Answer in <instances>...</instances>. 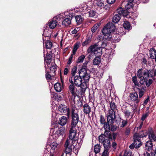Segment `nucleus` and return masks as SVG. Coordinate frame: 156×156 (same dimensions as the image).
I'll list each match as a JSON object with an SVG mask.
<instances>
[{
  "mask_svg": "<svg viewBox=\"0 0 156 156\" xmlns=\"http://www.w3.org/2000/svg\"><path fill=\"white\" fill-rule=\"evenodd\" d=\"M79 75L69 77L70 83L75 84L78 87H80L81 90L85 92L88 85L89 80L90 78L89 73H87L84 69H81L79 71Z\"/></svg>",
  "mask_w": 156,
  "mask_h": 156,
  "instance_id": "1",
  "label": "nucleus"
},
{
  "mask_svg": "<svg viewBox=\"0 0 156 156\" xmlns=\"http://www.w3.org/2000/svg\"><path fill=\"white\" fill-rule=\"evenodd\" d=\"M71 118L69 129V139L76 140L78 139L76 135L77 124L80 121L79 111L75 106L73 107L71 110Z\"/></svg>",
  "mask_w": 156,
  "mask_h": 156,
  "instance_id": "2",
  "label": "nucleus"
},
{
  "mask_svg": "<svg viewBox=\"0 0 156 156\" xmlns=\"http://www.w3.org/2000/svg\"><path fill=\"white\" fill-rule=\"evenodd\" d=\"M115 29L114 24L112 23H108L102 30V33L105 38L108 39H111L112 37V33L114 31Z\"/></svg>",
  "mask_w": 156,
  "mask_h": 156,
  "instance_id": "3",
  "label": "nucleus"
},
{
  "mask_svg": "<svg viewBox=\"0 0 156 156\" xmlns=\"http://www.w3.org/2000/svg\"><path fill=\"white\" fill-rule=\"evenodd\" d=\"M131 101L132 102L131 105L133 113L137 111L140 102V99L138 98V94L136 92L131 93L130 95Z\"/></svg>",
  "mask_w": 156,
  "mask_h": 156,
  "instance_id": "4",
  "label": "nucleus"
},
{
  "mask_svg": "<svg viewBox=\"0 0 156 156\" xmlns=\"http://www.w3.org/2000/svg\"><path fill=\"white\" fill-rule=\"evenodd\" d=\"M147 135V133L146 131H142L139 133H135L133 136V139L136 145V147H140L142 145L140 138L146 137Z\"/></svg>",
  "mask_w": 156,
  "mask_h": 156,
  "instance_id": "5",
  "label": "nucleus"
},
{
  "mask_svg": "<svg viewBox=\"0 0 156 156\" xmlns=\"http://www.w3.org/2000/svg\"><path fill=\"white\" fill-rule=\"evenodd\" d=\"M63 14L61 13L49 20L48 25L50 29H53L57 25L58 22L63 19Z\"/></svg>",
  "mask_w": 156,
  "mask_h": 156,
  "instance_id": "6",
  "label": "nucleus"
},
{
  "mask_svg": "<svg viewBox=\"0 0 156 156\" xmlns=\"http://www.w3.org/2000/svg\"><path fill=\"white\" fill-rule=\"evenodd\" d=\"M117 107L114 102L112 101L110 103V109L108 110V115L107 116L108 120L112 121L115 119V111Z\"/></svg>",
  "mask_w": 156,
  "mask_h": 156,
  "instance_id": "7",
  "label": "nucleus"
},
{
  "mask_svg": "<svg viewBox=\"0 0 156 156\" xmlns=\"http://www.w3.org/2000/svg\"><path fill=\"white\" fill-rule=\"evenodd\" d=\"M88 53H93L96 56H100L102 54V48L97 44L91 45L88 49Z\"/></svg>",
  "mask_w": 156,
  "mask_h": 156,
  "instance_id": "8",
  "label": "nucleus"
},
{
  "mask_svg": "<svg viewBox=\"0 0 156 156\" xmlns=\"http://www.w3.org/2000/svg\"><path fill=\"white\" fill-rule=\"evenodd\" d=\"M150 71L149 70H145L143 71L142 69H139L136 73L137 76L140 80L141 82L144 80H147L150 75Z\"/></svg>",
  "mask_w": 156,
  "mask_h": 156,
  "instance_id": "9",
  "label": "nucleus"
},
{
  "mask_svg": "<svg viewBox=\"0 0 156 156\" xmlns=\"http://www.w3.org/2000/svg\"><path fill=\"white\" fill-rule=\"evenodd\" d=\"M98 138L99 142L103 144L105 149H109L111 147L109 140L104 135H101Z\"/></svg>",
  "mask_w": 156,
  "mask_h": 156,
  "instance_id": "10",
  "label": "nucleus"
},
{
  "mask_svg": "<svg viewBox=\"0 0 156 156\" xmlns=\"http://www.w3.org/2000/svg\"><path fill=\"white\" fill-rule=\"evenodd\" d=\"M64 15L66 17L64 20L62 21V24L65 26H67L71 24L73 15L71 14L68 12H67L64 13Z\"/></svg>",
  "mask_w": 156,
  "mask_h": 156,
  "instance_id": "11",
  "label": "nucleus"
},
{
  "mask_svg": "<svg viewBox=\"0 0 156 156\" xmlns=\"http://www.w3.org/2000/svg\"><path fill=\"white\" fill-rule=\"evenodd\" d=\"M93 3L96 4L98 7L101 8H102L105 9H108L109 7L106 4L105 0H94Z\"/></svg>",
  "mask_w": 156,
  "mask_h": 156,
  "instance_id": "12",
  "label": "nucleus"
},
{
  "mask_svg": "<svg viewBox=\"0 0 156 156\" xmlns=\"http://www.w3.org/2000/svg\"><path fill=\"white\" fill-rule=\"evenodd\" d=\"M58 109L62 113H65L66 112V115L68 117H69L70 115V110L69 108L62 104L59 105L58 106Z\"/></svg>",
  "mask_w": 156,
  "mask_h": 156,
  "instance_id": "13",
  "label": "nucleus"
},
{
  "mask_svg": "<svg viewBox=\"0 0 156 156\" xmlns=\"http://www.w3.org/2000/svg\"><path fill=\"white\" fill-rule=\"evenodd\" d=\"M71 141L69 140H67L65 144V147L66 153V154H69L72 151V144L70 143ZM73 142L72 141V142Z\"/></svg>",
  "mask_w": 156,
  "mask_h": 156,
  "instance_id": "14",
  "label": "nucleus"
},
{
  "mask_svg": "<svg viewBox=\"0 0 156 156\" xmlns=\"http://www.w3.org/2000/svg\"><path fill=\"white\" fill-rule=\"evenodd\" d=\"M100 122L101 124H102L104 125L103 128L104 129H106L107 131L109 130V125H108V122H106L105 119V117L102 115L100 116Z\"/></svg>",
  "mask_w": 156,
  "mask_h": 156,
  "instance_id": "15",
  "label": "nucleus"
},
{
  "mask_svg": "<svg viewBox=\"0 0 156 156\" xmlns=\"http://www.w3.org/2000/svg\"><path fill=\"white\" fill-rule=\"evenodd\" d=\"M115 119H114L112 121L110 120L109 121L108 120V118H107V121L108 123V125L109 126V130L107 131L106 129H105V130L107 131V132H109L110 130L114 131L116 130L117 128V126L113 125V124L114 123Z\"/></svg>",
  "mask_w": 156,
  "mask_h": 156,
  "instance_id": "16",
  "label": "nucleus"
},
{
  "mask_svg": "<svg viewBox=\"0 0 156 156\" xmlns=\"http://www.w3.org/2000/svg\"><path fill=\"white\" fill-rule=\"evenodd\" d=\"M84 113L89 116L90 113L91 112V108L87 103H86L83 106Z\"/></svg>",
  "mask_w": 156,
  "mask_h": 156,
  "instance_id": "17",
  "label": "nucleus"
},
{
  "mask_svg": "<svg viewBox=\"0 0 156 156\" xmlns=\"http://www.w3.org/2000/svg\"><path fill=\"white\" fill-rule=\"evenodd\" d=\"M50 146L51 149L48 152L56 153L58 150V144L56 142H53L50 144Z\"/></svg>",
  "mask_w": 156,
  "mask_h": 156,
  "instance_id": "18",
  "label": "nucleus"
},
{
  "mask_svg": "<svg viewBox=\"0 0 156 156\" xmlns=\"http://www.w3.org/2000/svg\"><path fill=\"white\" fill-rule=\"evenodd\" d=\"M49 68H50V73L51 74L52 77H53V76L55 75V72L57 69V66L55 63L52 62Z\"/></svg>",
  "mask_w": 156,
  "mask_h": 156,
  "instance_id": "19",
  "label": "nucleus"
},
{
  "mask_svg": "<svg viewBox=\"0 0 156 156\" xmlns=\"http://www.w3.org/2000/svg\"><path fill=\"white\" fill-rule=\"evenodd\" d=\"M54 87L56 91L58 92H60L63 88V85L59 83H55Z\"/></svg>",
  "mask_w": 156,
  "mask_h": 156,
  "instance_id": "20",
  "label": "nucleus"
},
{
  "mask_svg": "<svg viewBox=\"0 0 156 156\" xmlns=\"http://www.w3.org/2000/svg\"><path fill=\"white\" fill-rule=\"evenodd\" d=\"M69 89L72 94H76L77 88L72 83L69 86Z\"/></svg>",
  "mask_w": 156,
  "mask_h": 156,
  "instance_id": "21",
  "label": "nucleus"
},
{
  "mask_svg": "<svg viewBox=\"0 0 156 156\" xmlns=\"http://www.w3.org/2000/svg\"><path fill=\"white\" fill-rule=\"evenodd\" d=\"M67 121V118L66 116H62L59 118L58 123L60 125L64 126L66 124Z\"/></svg>",
  "mask_w": 156,
  "mask_h": 156,
  "instance_id": "22",
  "label": "nucleus"
},
{
  "mask_svg": "<svg viewBox=\"0 0 156 156\" xmlns=\"http://www.w3.org/2000/svg\"><path fill=\"white\" fill-rule=\"evenodd\" d=\"M148 136L150 141H155L156 140V135L153 131L151 130L149 132Z\"/></svg>",
  "mask_w": 156,
  "mask_h": 156,
  "instance_id": "23",
  "label": "nucleus"
},
{
  "mask_svg": "<svg viewBox=\"0 0 156 156\" xmlns=\"http://www.w3.org/2000/svg\"><path fill=\"white\" fill-rule=\"evenodd\" d=\"M75 19L77 24L79 25L81 24L83 22L84 19L80 15H77L75 16Z\"/></svg>",
  "mask_w": 156,
  "mask_h": 156,
  "instance_id": "24",
  "label": "nucleus"
},
{
  "mask_svg": "<svg viewBox=\"0 0 156 156\" xmlns=\"http://www.w3.org/2000/svg\"><path fill=\"white\" fill-rule=\"evenodd\" d=\"M121 16L120 14H116L113 16L112 19V21L115 23H117L120 20Z\"/></svg>",
  "mask_w": 156,
  "mask_h": 156,
  "instance_id": "25",
  "label": "nucleus"
},
{
  "mask_svg": "<svg viewBox=\"0 0 156 156\" xmlns=\"http://www.w3.org/2000/svg\"><path fill=\"white\" fill-rule=\"evenodd\" d=\"M50 57H51L48 58H45V70H47L48 68L51 65V64L52 63L51 62V59H50Z\"/></svg>",
  "mask_w": 156,
  "mask_h": 156,
  "instance_id": "26",
  "label": "nucleus"
},
{
  "mask_svg": "<svg viewBox=\"0 0 156 156\" xmlns=\"http://www.w3.org/2000/svg\"><path fill=\"white\" fill-rule=\"evenodd\" d=\"M65 133V129L64 128H62L58 129L55 132V135H57L58 137L62 136Z\"/></svg>",
  "mask_w": 156,
  "mask_h": 156,
  "instance_id": "27",
  "label": "nucleus"
},
{
  "mask_svg": "<svg viewBox=\"0 0 156 156\" xmlns=\"http://www.w3.org/2000/svg\"><path fill=\"white\" fill-rule=\"evenodd\" d=\"M50 72H48L47 71V70H46V74L45 77L46 79L48 81H50L52 79L54 80L55 79V78L53 76V77H52V75L51 74H50Z\"/></svg>",
  "mask_w": 156,
  "mask_h": 156,
  "instance_id": "28",
  "label": "nucleus"
},
{
  "mask_svg": "<svg viewBox=\"0 0 156 156\" xmlns=\"http://www.w3.org/2000/svg\"><path fill=\"white\" fill-rule=\"evenodd\" d=\"M153 145L152 141H147L146 142L145 145L146 149L148 151H150L152 149Z\"/></svg>",
  "mask_w": 156,
  "mask_h": 156,
  "instance_id": "29",
  "label": "nucleus"
},
{
  "mask_svg": "<svg viewBox=\"0 0 156 156\" xmlns=\"http://www.w3.org/2000/svg\"><path fill=\"white\" fill-rule=\"evenodd\" d=\"M43 44L44 46H45L46 49H51L53 44L52 43L49 41H47L45 42H43Z\"/></svg>",
  "mask_w": 156,
  "mask_h": 156,
  "instance_id": "30",
  "label": "nucleus"
},
{
  "mask_svg": "<svg viewBox=\"0 0 156 156\" xmlns=\"http://www.w3.org/2000/svg\"><path fill=\"white\" fill-rule=\"evenodd\" d=\"M150 57L152 59H154L156 56V50L153 48H152L150 50Z\"/></svg>",
  "mask_w": 156,
  "mask_h": 156,
  "instance_id": "31",
  "label": "nucleus"
},
{
  "mask_svg": "<svg viewBox=\"0 0 156 156\" xmlns=\"http://www.w3.org/2000/svg\"><path fill=\"white\" fill-rule=\"evenodd\" d=\"M92 38V35H90L88 36L87 37L86 40L85 41L83 42L82 44V45L83 46H85L88 44L90 43L91 41V39Z\"/></svg>",
  "mask_w": 156,
  "mask_h": 156,
  "instance_id": "32",
  "label": "nucleus"
},
{
  "mask_svg": "<svg viewBox=\"0 0 156 156\" xmlns=\"http://www.w3.org/2000/svg\"><path fill=\"white\" fill-rule=\"evenodd\" d=\"M147 79V80H144L141 82H140V83L142 84H145L147 87L150 86V85L152 84V80L151 79H149L148 80Z\"/></svg>",
  "mask_w": 156,
  "mask_h": 156,
  "instance_id": "33",
  "label": "nucleus"
},
{
  "mask_svg": "<svg viewBox=\"0 0 156 156\" xmlns=\"http://www.w3.org/2000/svg\"><path fill=\"white\" fill-rule=\"evenodd\" d=\"M79 138L78 137V136H77V135H76V136H77V137L78 138V139L77 140H78V139H79V140H80V142H82L83 141V139L84 136V134L83 133V132L82 131V132H80L79 133ZM69 140H72V141H75V140H74L73 139L71 140L69 139ZM75 141H76V140H75Z\"/></svg>",
  "mask_w": 156,
  "mask_h": 156,
  "instance_id": "34",
  "label": "nucleus"
},
{
  "mask_svg": "<svg viewBox=\"0 0 156 156\" xmlns=\"http://www.w3.org/2000/svg\"><path fill=\"white\" fill-rule=\"evenodd\" d=\"M101 135H104L105 137H106L108 138L109 140H112V135L111 133H109V132H107V131L105 130V132L104 134H101Z\"/></svg>",
  "mask_w": 156,
  "mask_h": 156,
  "instance_id": "35",
  "label": "nucleus"
},
{
  "mask_svg": "<svg viewBox=\"0 0 156 156\" xmlns=\"http://www.w3.org/2000/svg\"><path fill=\"white\" fill-rule=\"evenodd\" d=\"M123 26L125 29L127 30H129L131 29V27L129 22L127 21L124 22Z\"/></svg>",
  "mask_w": 156,
  "mask_h": 156,
  "instance_id": "36",
  "label": "nucleus"
},
{
  "mask_svg": "<svg viewBox=\"0 0 156 156\" xmlns=\"http://www.w3.org/2000/svg\"><path fill=\"white\" fill-rule=\"evenodd\" d=\"M93 61V63L94 65H98L100 64L101 60L100 58L98 57L99 56H97Z\"/></svg>",
  "mask_w": 156,
  "mask_h": 156,
  "instance_id": "37",
  "label": "nucleus"
},
{
  "mask_svg": "<svg viewBox=\"0 0 156 156\" xmlns=\"http://www.w3.org/2000/svg\"><path fill=\"white\" fill-rule=\"evenodd\" d=\"M77 95L76 94H72L71 96L69 98V101L73 105H75L76 101H75V98Z\"/></svg>",
  "mask_w": 156,
  "mask_h": 156,
  "instance_id": "38",
  "label": "nucleus"
},
{
  "mask_svg": "<svg viewBox=\"0 0 156 156\" xmlns=\"http://www.w3.org/2000/svg\"><path fill=\"white\" fill-rule=\"evenodd\" d=\"M117 12L118 13L117 14H120L121 16V15H123V16L126 15H125L124 13H125V10L122 7L118 8L117 9Z\"/></svg>",
  "mask_w": 156,
  "mask_h": 156,
  "instance_id": "39",
  "label": "nucleus"
},
{
  "mask_svg": "<svg viewBox=\"0 0 156 156\" xmlns=\"http://www.w3.org/2000/svg\"><path fill=\"white\" fill-rule=\"evenodd\" d=\"M77 69V67L76 66H74L72 68L71 71V76L70 77H73L75 76V74L76 73Z\"/></svg>",
  "mask_w": 156,
  "mask_h": 156,
  "instance_id": "40",
  "label": "nucleus"
},
{
  "mask_svg": "<svg viewBox=\"0 0 156 156\" xmlns=\"http://www.w3.org/2000/svg\"><path fill=\"white\" fill-rule=\"evenodd\" d=\"M101 25L100 23H97L95 24L91 29L92 32L94 33L98 29Z\"/></svg>",
  "mask_w": 156,
  "mask_h": 156,
  "instance_id": "41",
  "label": "nucleus"
},
{
  "mask_svg": "<svg viewBox=\"0 0 156 156\" xmlns=\"http://www.w3.org/2000/svg\"><path fill=\"white\" fill-rule=\"evenodd\" d=\"M101 147L99 144H96L94 146V151L96 154L99 153L100 151Z\"/></svg>",
  "mask_w": 156,
  "mask_h": 156,
  "instance_id": "42",
  "label": "nucleus"
},
{
  "mask_svg": "<svg viewBox=\"0 0 156 156\" xmlns=\"http://www.w3.org/2000/svg\"><path fill=\"white\" fill-rule=\"evenodd\" d=\"M85 57V56L84 55H82L80 56L79 57L76 61V63H82L83 62Z\"/></svg>",
  "mask_w": 156,
  "mask_h": 156,
  "instance_id": "43",
  "label": "nucleus"
},
{
  "mask_svg": "<svg viewBox=\"0 0 156 156\" xmlns=\"http://www.w3.org/2000/svg\"><path fill=\"white\" fill-rule=\"evenodd\" d=\"M119 35H116L115 34H114L111 39H112V40H113L115 42H119L120 39H119Z\"/></svg>",
  "mask_w": 156,
  "mask_h": 156,
  "instance_id": "44",
  "label": "nucleus"
},
{
  "mask_svg": "<svg viewBox=\"0 0 156 156\" xmlns=\"http://www.w3.org/2000/svg\"><path fill=\"white\" fill-rule=\"evenodd\" d=\"M137 89L139 91V98H141L142 97L144 93V88L143 87H142V88H137Z\"/></svg>",
  "mask_w": 156,
  "mask_h": 156,
  "instance_id": "45",
  "label": "nucleus"
},
{
  "mask_svg": "<svg viewBox=\"0 0 156 156\" xmlns=\"http://www.w3.org/2000/svg\"><path fill=\"white\" fill-rule=\"evenodd\" d=\"M132 80L136 86L139 87V83L137 80V77L136 76H134L132 77Z\"/></svg>",
  "mask_w": 156,
  "mask_h": 156,
  "instance_id": "46",
  "label": "nucleus"
},
{
  "mask_svg": "<svg viewBox=\"0 0 156 156\" xmlns=\"http://www.w3.org/2000/svg\"><path fill=\"white\" fill-rule=\"evenodd\" d=\"M79 47V44L76 43L74 45L72 51L73 55H75V54Z\"/></svg>",
  "mask_w": 156,
  "mask_h": 156,
  "instance_id": "47",
  "label": "nucleus"
},
{
  "mask_svg": "<svg viewBox=\"0 0 156 156\" xmlns=\"http://www.w3.org/2000/svg\"><path fill=\"white\" fill-rule=\"evenodd\" d=\"M133 7V3H129L128 2L127 4L126 5L125 8L126 10H128L130 8H132Z\"/></svg>",
  "mask_w": 156,
  "mask_h": 156,
  "instance_id": "48",
  "label": "nucleus"
},
{
  "mask_svg": "<svg viewBox=\"0 0 156 156\" xmlns=\"http://www.w3.org/2000/svg\"><path fill=\"white\" fill-rule=\"evenodd\" d=\"M43 34L45 35L46 37H49L51 35V32L48 29H45L44 30Z\"/></svg>",
  "mask_w": 156,
  "mask_h": 156,
  "instance_id": "49",
  "label": "nucleus"
},
{
  "mask_svg": "<svg viewBox=\"0 0 156 156\" xmlns=\"http://www.w3.org/2000/svg\"><path fill=\"white\" fill-rule=\"evenodd\" d=\"M120 127H125L127 124V120H125L122 119V121L120 123Z\"/></svg>",
  "mask_w": 156,
  "mask_h": 156,
  "instance_id": "50",
  "label": "nucleus"
},
{
  "mask_svg": "<svg viewBox=\"0 0 156 156\" xmlns=\"http://www.w3.org/2000/svg\"><path fill=\"white\" fill-rule=\"evenodd\" d=\"M124 113L125 114V117L126 118H129L131 115V112L128 110H126L124 111Z\"/></svg>",
  "mask_w": 156,
  "mask_h": 156,
  "instance_id": "51",
  "label": "nucleus"
},
{
  "mask_svg": "<svg viewBox=\"0 0 156 156\" xmlns=\"http://www.w3.org/2000/svg\"><path fill=\"white\" fill-rule=\"evenodd\" d=\"M89 16L93 17H94L96 14V12L94 10H90L89 12Z\"/></svg>",
  "mask_w": 156,
  "mask_h": 156,
  "instance_id": "52",
  "label": "nucleus"
},
{
  "mask_svg": "<svg viewBox=\"0 0 156 156\" xmlns=\"http://www.w3.org/2000/svg\"><path fill=\"white\" fill-rule=\"evenodd\" d=\"M133 155L132 152L129 150L125 151L124 154L125 156H132Z\"/></svg>",
  "mask_w": 156,
  "mask_h": 156,
  "instance_id": "53",
  "label": "nucleus"
},
{
  "mask_svg": "<svg viewBox=\"0 0 156 156\" xmlns=\"http://www.w3.org/2000/svg\"><path fill=\"white\" fill-rule=\"evenodd\" d=\"M150 75L151 76H156V69L149 70Z\"/></svg>",
  "mask_w": 156,
  "mask_h": 156,
  "instance_id": "54",
  "label": "nucleus"
},
{
  "mask_svg": "<svg viewBox=\"0 0 156 156\" xmlns=\"http://www.w3.org/2000/svg\"><path fill=\"white\" fill-rule=\"evenodd\" d=\"M109 149H105L104 151L103 152L102 156H108V151Z\"/></svg>",
  "mask_w": 156,
  "mask_h": 156,
  "instance_id": "55",
  "label": "nucleus"
},
{
  "mask_svg": "<svg viewBox=\"0 0 156 156\" xmlns=\"http://www.w3.org/2000/svg\"><path fill=\"white\" fill-rule=\"evenodd\" d=\"M88 61H85L83 64V65L81 69H84L86 71V73H87V70L86 69H87V65Z\"/></svg>",
  "mask_w": 156,
  "mask_h": 156,
  "instance_id": "56",
  "label": "nucleus"
},
{
  "mask_svg": "<svg viewBox=\"0 0 156 156\" xmlns=\"http://www.w3.org/2000/svg\"><path fill=\"white\" fill-rule=\"evenodd\" d=\"M69 67H66L65 68L64 70V74L65 75H67L69 72Z\"/></svg>",
  "mask_w": 156,
  "mask_h": 156,
  "instance_id": "57",
  "label": "nucleus"
},
{
  "mask_svg": "<svg viewBox=\"0 0 156 156\" xmlns=\"http://www.w3.org/2000/svg\"><path fill=\"white\" fill-rule=\"evenodd\" d=\"M134 143L131 144V145H130V146H129V147L130 149H133L134 148V147L136 148H138L139 147H136V145L135 144V141L134 140Z\"/></svg>",
  "mask_w": 156,
  "mask_h": 156,
  "instance_id": "58",
  "label": "nucleus"
},
{
  "mask_svg": "<svg viewBox=\"0 0 156 156\" xmlns=\"http://www.w3.org/2000/svg\"><path fill=\"white\" fill-rule=\"evenodd\" d=\"M78 28H76L73 30L71 32L72 34H76L78 31Z\"/></svg>",
  "mask_w": 156,
  "mask_h": 156,
  "instance_id": "59",
  "label": "nucleus"
},
{
  "mask_svg": "<svg viewBox=\"0 0 156 156\" xmlns=\"http://www.w3.org/2000/svg\"><path fill=\"white\" fill-rule=\"evenodd\" d=\"M144 156H156V155L154 153H152L151 155L149 153L147 152L144 153Z\"/></svg>",
  "mask_w": 156,
  "mask_h": 156,
  "instance_id": "60",
  "label": "nucleus"
},
{
  "mask_svg": "<svg viewBox=\"0 0 156 156\" xmlns=\"http://www.w3.org/2000/svg\"><path fill=\"white\" fill-rule=\"evenodd\" d=\"M117 144L115 142H113L112 144V147L113 148L114 150L116 149L117 147Z\"/></svg>",
  "mask_w": 156,
  "mask_h": 156,
  "instance_id": "61",
  "label": "nucleus"
},
{
  "mask_svg": "<svg viewBox=\"0 0 156 156\" xmlns=\"http://www.w3.org/2000/svg\"><path fill=\"white\" fill-rule=\"evenodd\" d=\"M130 130L129 128H126L125 131V134L126 135H128L130 133Z\"/></svg>",
  "mask_w": 156,
  "mask_h": 156,
  "instance_id": "62",
  "label": "nucleus"
},
{
  "mask_svg": "<svg viewBox=\"0 0 156 156\" xmlns=\"http://www.w3.org/2000/svg\"><path fill=\"white\" fill-rule=\"evenodd\" d=\"M112 135V140H115L117 135V133H113Z\"/></svg>",
  "mask_w": 156,
  "mask_h": 156,
  "instance_id": "63",
  "label": "nucleus"
},
{
  "mask_svg": "<svg viewBox=\"0 0 156 156\" xmlns=\"http://www.w3.org/2000/svg\"><path fill=\"white\" fill-rule=\"evenodd\" d=\"M147 59L145 58H143L142 59V64L143 65H147Z\"/></svg>",
  "mask_w": 156,
  "mask_h": 156,
  "instance_id": "64",
  "label": "nucleus"
}]
</instances>
